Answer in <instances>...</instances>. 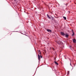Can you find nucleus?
Returning <instances> with one entry per match:
<instances>
[{"label":"nucleus","instance_id":"4468645a","mask_svg":"<svg viewBox=\"0 0 76 76\" xmlns=\"http://www.w3.org/2000/svg\"><path fill=\"white\" fill-rule=\"evenodd\" d=\"M52 49L53 50V51L54 50V48H52Z\"/></svg>","mask_w":76,"mask_h":76},{"label":"nucleus","instance_id":"20e7f679","mask_svg":"<svg viewBox=\"0 0 76 76\" xmlns=\"http://www.w3.org/2000/svg\"><path fill=\"white\" fill-rule=\"evenodd\" d=\"M73 42H74V43H76V39H73Z\"/></svg>","mask_w":76,"mask_h":76},{"label":"nucleus","instance_id":"5701e85b","mask_svg":"<svg viewBox=\"0 0 76 76\" xmlns=\"http://www.w3.org/2000/svg\"><path fill=\"white\" fill-rule=\"evenodd\" d=\"M14 1H16V0H14Z\"/></svg>","mask_w":76,"mask_h":76},{"label":"nucleus","instance_id":"a211bd4d","mask_svg":"<svg viewBox=\"0 0 76 76\" xmlns=\"http://www.w3.org/2000/svg\"><path fill=\"white\" fill-rule=\"evenodd\" d=\"M13 32H18V31H13Z\"/></svg>","mask_w":76,"mask_h":76},{"label":"nucleus","instance_id":"412c9836","mask_svg":"<svg viewBox=\"0 0 76 76\" xmlns=\"http://www.w3.org/2000/svg\"><path fill=\"white\" fill-rule=\"evenodd\" d=\"M41 52H40L39 53V54H41Z\"/></svg>","mask_w":76,"mask_h":76},{"label":"nucleus","instance_id":"c756f323","mask_svg":"<svg viewBox=\"0 0 76 76\" xmlns=\"http://www.w3.org/2000/svg\"><path fill=\"white\" fill-rule=\"evenodd\" d=\"M67 5H66V7H67Z\"/></svg>","mask_w":76,"mask_h":76},{"label":"nucleus","instance_id":"0eeeda50","mask_svg":"<svg viewBox=\"0 0 76 76\" xmlns=\"http://www.w3.org/2000/svg\"><path fill=\"white\" fill-rule=\"evenodd\" d=\"M54 63L55 64H57V65H58V63L57 62L55 61Z\"/></svg>","mask_w":76,"mask_h":76},{"label":"nucleus","instance_id":"aec40b11","mask_svg":"<svg viewBox=\"0 0 76 76\" xmlns=\"http://www.w3.org/2000/svg\"><path fill=\"white\" fill-rule=\"evenodd\" d=\"M61 42V43H62V44H63V42Z\"/></svg>","mask_w":76,"mask_h":76},{"label":"nucleus","instance_id":"9b49d317","mask_svg":"<svg viewBox=\"0 0 76 76\" xmlns=\"http://www.w3.org/2000/svg\"><path fill=\"white\" fill-rule=\"evenodd\" d=\"M68 72H67V73L68 75H69V71H68Z\"/></svg>","mask_w":76,"mask_h":76},{"label":"nucleus","instance_id":"f3484780","mask_svg":"<svg viewBox=\"0 0 76 76\" xmlns=\"http://www.w3.org/2000/svg\"><path fill=\"white\" fill-rule=\"evenodd\" d=\"M72 70H73V66H72Z\"/></svg>","mask_w":76,"mask_h":76},{"label":"nucleus","instance_id":"423d86ee","mask_svg":"<svg viewBox=\"0 0 76 76\" xmlns=\"http://www.w3.org/2000/svg\"><path fill=\"white\" fill-rule=\"evenodd\" d=\"M40 55H39V54H38V58L39 60H40Z\"/></svg>","mask_w":76,"mask_h":76},{"label":"nucleus","instance_id":"7ed1b4c3","mask_svg":"<svg viewBox=\"0 0 76 76\" xmlns=\"http://www.w3.org/2000/svg\"><path fill=\"white\" fill-rule=\"evenodd\" d=\"M47 31H48V32H51L52 31L51 30L49 29H47Z\"/></svg>","mask_w":76,"mask_h":76},{"label":"nucleus","instance_id":"dca6fc26","mask_svg":"<svg viewBox=\"0 0 76 76\" xmlns=\"http://www.w3.org/2000/svg\"><path fill=\"white\" fill-rule=\"evenodd\" d=\"M65 4V5H66V4Z\"/></svg>","mask_w":76,"mask_h":76},{"label":"nucleus","instance_id":"4be33fe9","mask_svg":"<svg viewBox=\"0 0 76 76\" xmlns=\"http://www.w3.org/2000/svg\"><path fill=\"white\" fill-rule=\"evenodd\" d=\"M69 60H70V61H71V60L70 59H69Z\"/></svg>","mask_w":76,"mask_h":76},{"label":"nucleus","instance_id":"72a5a7b5","mask_svg":"<svg viewBox=\"0 0 76 76\" xmlns=\"http://www.w3.org/2000/svg\"><path fill=\"white\" fill-rule=\"evenodd\" d=\"M74 66H75V64H74Z\"/></svg>","mask_w":76,"mask_h":76},{"label":"nucleus","instance_id":"2eb2a0df","mask_svg":"<svg viewBox=\"0 0 76 76\" xmlns=\"http://www.w3.org/2000/svg\"><path fill=\"white\" fill-rule=\"evenodd\" d=\"M70 66H71L72 67H73V66H72V64H71V62H70Z\"/></svg>","mask_w":76,"mask_h":76},{"label":"nucleus","instance_id":"a878e982","mask_svg":"<svg viewBox=\"0 0 76 76\" xmlns=\"http://www.w3.org/2000/svg\"><path fill=\"white\" fill-rule=\"evenodd\" d=\"M65 59H67V58H66V57H65Z\"/></svg>","mask_w":76,"mask_h":76},{"label":"nucleus","instance_id":"cd10ccee","mask_svg":"<svg viewBox=\"0 0 76 76\" xmlns=\"http://www.w3.org/2000/svg\"><path fill=\"white\" fill-rule=\"evenodd\" d=\"M51 18H53V17H52V16H51Z\"/></svg>","mask_w":76,"mask_h":76},{"label":"nucleus","instance_id":"6e6552de","mask_svg":"<svg viewBox=\"0 0 76 76\" xmlns=\"http://www.w3.org/2000/svg\"><path fill=\"white\" fill-rule=\"evenodd\" d=\"M47 16L48 18H49V19H51V17H50V16H49L48 14H47Z\"/></svg>","mask_w":76,"mask_h":76},{"label":"nucleus","instance_id":"9d476101","mask_svg":"<svg viewBox=\"0 0 76 76\" xmlns=\"http://www.w3.org/2000/svg\"><path fill=\"white\" fill-rule=\"evenodd\" d=\"M67 13H70V11H68L67 12Z\"/></svg>","mask_w":76,"mask_h":76},{"label":"nucleus","instance_id":"473e14b6","mask_svg":"<svg viewBox=\"0 0 76 76\" xmlns=\"http://www.w3.org/2000/svg\"><path fill=\"white\" fill-rule=\"evenodd\" d=\"M23 35H25V34H23Z\"/></svg>","mask_w":76,"mask_h":76},{"label":"nucleus","instance_id":"39448f33","mask_svg":"<svg viewBox=\"0 0 76 76\" xmlns=\"http://www.w3.org/2000/svg\"><path fill=\"white\" fill-rule=\"evenodd\" d=\"M72 36L73 37V36H74V35H75V33H74V32H73V30H72Z\"/></svg>","mask_w":76,"mask_h":76},{"label":"nucleus","instance_id":"b1692460","mask_svg":"<svg viewBox=\"0 0 76 76\" xmlns=\"http://www.w3.org/2000/svg\"><path fill=\"white\" fill-rule=\"evenodd\" d=\"M25 35H26V36H28V35H26V34H25Z\"/></svg>","mask_w":76,"mask_h":76},{"label":"nucleus","instance_id":"7c9ffc66","mask_svg":"<svg viewBox=\"0 0 76 76\" xmlns=\"http://www.w3.org/2000/svg\"><path fill=\"white\" fill-rule=\"evenodd\" d=\"M50 17L51 16V15H50Z\"/></svg>","mask_w":76,"mask_h":76},{"label":"nucleus","instance_id":"1a4fd4ad","mask_svg":"<svg viewBox=\"0 0 76 76\" xmlns=\"http://www.w3.org/2000/svg\"><path fill=\"white\" fill-rule=\"evenodd\" d=\"M63 18L64 19V20H66V17L65 16H63Z\"/></svg>","mask_w":76,"mask_h":76},{"label":"nucleus","instance_id":"f03ea898","mask_svg":"<svg viewBox=\"0 0 76 76\" xmlns=\"http://www.w3.org/2000/svg\"><path fill=\"white\" fill-rule=\"evenodd\" d=\"M65 37H66V38H68V37H69V35H68L67 33H66L65 34Z\"/></svg>","mask_w":76,"mask_h":76},{"label":"nucleus","instance_id":"bb28decb","mask_svg":"<svg viewBox=\"0 0 76 76\" xmlns=\"http://www.w3.org/2000/svg\"><path fill=\"white\" fill-rule=\"evenodd\" d=\"M35 13H37V12H35Z\"/></svg>","mask_w":76,"mask_h":76},{"label":"nucleus","instance_id":"c85d7f7f","mask_svg":"<svg viewBox=\"0 0 76 76\" xmlns=\"http://www.w3.org/2000/svg\"><path fill=\"white\" fill-rule=\"evenodd\" d=\"M64 57H66L65 56H64Z\"/></svg>","mask_w":76,"mask_h":76},{"label":"nucleus","instance_id":"f257e3e1","mask_svg":"<svg viewBox=\"0 0 76 76\" xmlns=\"http://www.w3.org/2000/svg\"><path fill=\"white\" fill-rule=\"evenodd\" d=\"M60 34H61V35H63V36H65V34L64 33V32H61Z\"/></svg>","mask_w":76,"mask_h":76},{"label":"nucleus","instance_id":"2f4dec72","mask_svg":"<svg viewBox=\"0 0 76 76\" xmlns=\"http://www.w3.org/2000/svg\"><path fill=\"white\" fill-rule=\"evenodd\" d=\"M24 32H26L25 31H24Z\"/></svg>","mask_w":76,"mask_h":76},{"label":"nucleus","instance_id":"ddd939ff","mask_svg":"<svg viewBox=\"0 0 76 76\" xmlns=\"http://www.w3.org/2000/svg\"><path fill=\"white\" fill-rule=\"evenodd\" d=\"M40 58H42V56H41V55H40Z\"/></svg>","mask_w":76,"mask_h":76},{"label":"nucleus","instance_id":"393cba45","mask_svg":"<svg viewBox=\"0 0 76 76\" xmlns=\"http://www.w3.org/2000/svg\"><path fill=\"white\" fill-rule=\"evenodd\" d=\"M39 52H40V50H39Z\"/></svg>","mask_w":76,"mask_h":76},{"label":"nucleus","instance_id":"6ab92c4d","mask_svg":"<svg viewBox=\"0 0 76 76\" xmlns=\"http://www.w3.org/2000/svg\"><path fill=\"white\" fill-rule=\"evenodd\" d=\"M20 33H21V34H23V33H22V32H20Z\"/></svg>","mask_w":76,"mask_h":76},{"label":"nucleus","instance_id":"f8f14e48","mask_svg":"<svg viewBox=\"0 0 76 76\" xmlns=\"http://www.w3.org/2000/svg\"><path fill=\"white\" fill-rule=\"evenodd\" d=\"M52 20H54V18L53 17H52Z\"/></svg>","mask_w":76,"mask_h":76}]
</instances>
